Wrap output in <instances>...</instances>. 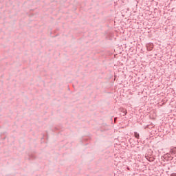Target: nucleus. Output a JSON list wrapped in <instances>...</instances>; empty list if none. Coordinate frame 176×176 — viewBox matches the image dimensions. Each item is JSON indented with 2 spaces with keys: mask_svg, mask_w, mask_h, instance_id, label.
<instances>
[{
  "mask_svg": "<svg viewBox=\"0 0 176 176\" xmlns=\"http://www.w3.org/2000/svg\"><path fill=\"white\" fill-rule=\"evenodd\" d=\"M152 49H153V43H148L147 45V50L151 51Z\"/></svg>",
  "mask_w": 176,
  "mask_h": 176,
  "instance_id": "obj_1",
  "label": "nucleus"
},
{
  "mask_svg": "<svg viewBox=\"0 0 176 176\" xmlns=\"http://www.w3.org/2000/svg\"><path fill=\"white\" fill-rule=\"evenodd\" d=\"M170 1H173V0H170Z\"/></svg>",
  "mask_w": 176,
  "mask_h": 176,
  "instance_id": "obj_3",
  "label": "nucleus"
},
{
  "mask_svg": "<svg viewBox=\"0 0 176 176\" xmlns=\"http://www.w3.org/2000/svg\"><path fill=\"white\" fill-rule=\"evenodd\" d=\"M135 138H140V134H138L137 132H135Z\"/></svg>",
  "mask_w": 176,
  "mask_h": 176,
  "instance_id": "obj_2",
  "label": "nucleus"
}]
</instances>
